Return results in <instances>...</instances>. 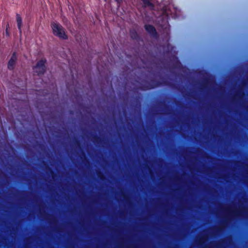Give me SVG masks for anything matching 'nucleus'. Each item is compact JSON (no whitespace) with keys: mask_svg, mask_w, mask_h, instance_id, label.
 <instances>
[{"mask_svg":"<svg viewBox=\"0 0 248 248\" xmlns=\"http://www.w3.org/2000/svg\"><path fill=\"white\" fill-rule=\"evenodd\" d=\"M16 60V56L15 53H14L11 56L9 62L8 67L10 69H12L14 68V66L15 64V62Z\"/></svg>","mask_w":248,"mask_h":248,"instance_id":"nucleus-3","label":"nucleus"},{"mask_svg":"<svg viewBox=\"0 0 248 248\" xmlns=\"http://www.w3.org/2000/svg\"><path fill=\"white\" fill-rule=\"evenodd\" d=\"M51 27L54 35L62 39L67 38L65 29L59 23L53 22L51 24Z\"/></svg>","mask_w":248,"mask_h":248,"instance_id":"nucleus-1","label":"nucleus"},{"mask_svg":"<svg viewBox=\"0 0 248 248\" xmlns=\"http://www.w3.org/2000/svg\"><path fill=\"white\" fill-rule=\"evenodd\" d=\"M118 2H120L121 1V0H116Z\"/></svg>","mask_w":248,"mask_h":248,"instance_id":"nucleus-7","label":"nucleus"},{"mask_svg":"<svg viewBox=\"0 0 248 248\" xmlns=\"http://www.w3.org/2000/svg\"><path fill=\"white\" fill-rule=\"evenodd\" d=\"M16 21L18 28L20 30L22 26V19L19 16H17L16 17Z\"/></svg>","mask_w":248,"mask_h":248,"instance_id":"nucleus-4","label":"nucleus"},{"mask_svg":"<svg viewBox=\"0 0 248 248\" xmlns=\"http://www.w3.org/2000/svg\"><path fill=\"white\" fill-rule=\"evenodd\" d=\"M145 28L146 30L150 32L153 33L155 31L154 28L151 25H146Z\"/></svg>","mask_w":248,"mask_h":248,"instance_id":"nucleus-5","label":"nucleus"},{"mask_svg":"<svg viewBox=\"0 0 248 248\" xmlns=\"http://www.w3.org/2000/svg\"><path fill=\"white\" fill-rule=\"evenodd\" d=\"M145 3L147 2V0H142Z\"/></svg>","mask_w":248,"mask_h":248,"instance_id":"nucleus-6","label":"nucleus"},{"mask_svg":"<svg viewBox=\"0 0 248 248\" xmlns=\"http://www.w3.org/2000/svg\"><path fill=\"white\" fill-rule=\"evenodd\" d=\"M45 60L42 59L40 60L33 68L34 73L37 74H43L45 70Z\"/></svg>","mask_w":248,"mask_h":248,"instance_id":"nucleus-2","label":"nucleus"}]
</instances>
